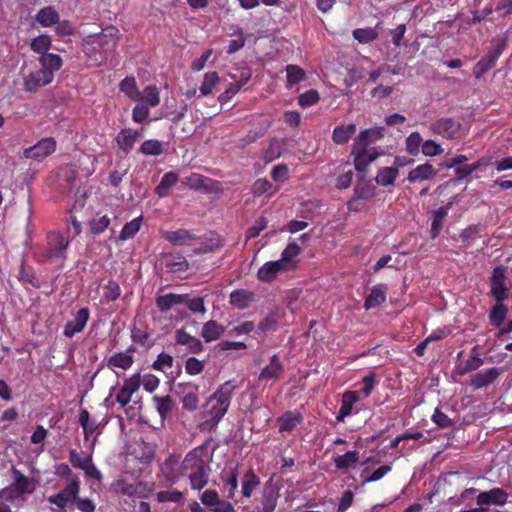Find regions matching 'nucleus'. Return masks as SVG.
I'll return each mask as SVG.
<instances>
[{
    "instance_id": "obj_54",
    "label": "nucleus",
    "mask_w": 512,
    "mask_h": 512,
    "mask_svg": "<svg viewBox=\"0 0 512 512\" xmlns=\"http://www.w3.org/2000/svg\"><path fill=\"white\" fill-rule=\"evenodd\" d=\"M51 47V38L49 35L42 34L35 38H33L30 42V48L35 53L43 55L44 53H48V50Z\"/></svg>"
},
{
    "instance_id": "obj_33",
    "label": "nucleus",
    "mask_w": 512,
    "mask_h": 512,
    "mask_svg": "<svg viewBox=\"0 0 512 512\" xmlns=\"http://www.w3.org/2000/svg\"><path fill=\"white\" fill-rule=\"evenodd\" d=\"M356 125L353 123L336 126L332 133V140L337 145H344L356 133Z\"/></svg>"
},
{
    "instance_id": "obj_62",
    "label": "nucleus",
    "mask_w": 512,
    "mask_h": 512,
    "mask_svg": "<svg viewBox=\"0 0 512 512\" xmlns=\"http://www.w3.org/2000/svg\"><path fill=\"white\" fill-rule=\"evenodd\" d=\"M183 295L185 296L186 299L184 303L192 313H206L207 309L203 297L190 298L188 294Z\"/></svg>"
},
{
    "instance_id": "obj_19",
    "label": "nucleus",
    "mask_w": 512,
    "mask_h": 512,
    "mask_svg": "<svg viewBox=\"0 0 512 512\" xmlns=\"http://www.w3.org/2000/svg\"><path fill=\"white\" fill-rule=\"evenodd\" d=\"M12 473V486L14 490L21 496L23 494H32L36 489V481L33 478L27 477L15 467L11 470Z\"/></svg>"
},
{
    "instance_id": "obj_60",
    "label": "nucleus",
    "mask_w": 512,
    "mask_h": 512,
    "mask_svg": "<svg viewBox=\"0 0 512 512\" xmlns=\"http://www.w3.org/2000/svg\"><path fill=\"white\" fill-rule=\"evenodd\" d=\"M277 493L273 490H264L262 499V512H274L277 506Z\"/></svg>"
},
{
    "instance_id": "obj_5",
    "label": "nucleus",
    "mask_w": 512,
    "mask_h": 512,
    "mask_svg": "<svg viewBox=\"0 0 512 512\" xmlns=\"http://www.w3.org/2000/svg\"><path fill=\"white\" fill-rule=\"evenodd\" d=\"M430 131L448 140H458L463 136L461 123L451 117H441L433 121L429 126Z\"/></svg>"
},
{
    "instance_id": "obj_37",
    "label": "nucleus",
    "mask_w": 512,
    "mask_h": 512,
    "mask_svg": "<svg viewBox=\"0 0 512 512\" xmlns=\"http://www.w3.org/2000/svg\"><path fill=\"white\" fill-rule=\"evenodd\" d=\"M225 332V327L218 324L215 320H209L204 323L201 331V336L205 342L210 343L221 338Z\"/></svg>"
},
{
    "instance_id": "obj_15",
    "label": "nucleus",
    "mask_w": 512,
    "mask_h": 512,
    "mask_svg": "<svg viewBox=\"0 0 512 512\" xmlns=\"http://www.w3.org/2000/svg\"><path fill=\"white\" fill-rule=\"evenodd\" d=\"M162 237L174 246L191 245L198 239L195 233L183 228L174 231H163Z\"/></svg>"
},
{
    "instance_id": "obj_32",
    "label": "nucleus",
    "mask_w": 512,
    "mask_h": 512,
    "mask_svg": "<svg viewBox=\"0 0 512 512\" xmlns=\"http://www.w3.org/2000/svg\"><path fill=\"white\" fill-rule=\"evenodd\" d=\"M119 90L135 102H140L143 99V95L138 89L136 79L133 76L125 77L119 84Z\"/></svg>"
},
{
    "instance_id": "obj_10",
    "label": "nucleus",
    "mask_w": 512,
    "mask_h": 512,
    "mask_svg": "<svg viewBox=\"0 0 512 512\" xmlns=\"http://www.w3.org/2000/svg\"><path fill=\"white\" fill-rule=\"evenodd\" d=\"M351 155L354 156L355 169L359 172H364L380 156V153L374 147H358L353 144Z\"/></svg>"
},
{
    "instance_id": "obj_22",
    "label": "nucleus",
    "mask_w": 512,
    "mask_h": 512,
    "mask_svg": "<svg viewBox=\"0 0 512 512\" xmlns=\"http://www.w3.org/2000/svg\"><path fill=\"white\" fill-rule=\"evenodd\" d=\"M438 171L430 163L420 164L414 169L410 170L407 180L410 183L422 182L430 180L437 175Z\"/></svg>"
},
{
    "instance_id": "obj_31",
    "label": "nucleus",
    "mask_w": 512,
    "mask_h": 512,
    "mask_svg": "<svg viewBox=\"0 0 512 512\" xmlns=\"http://www.w3.org/2000/svg\"><path fill=\"white\" fill-rule=\"evenodd\" d=\"M302 421L303 417L301 413L293 411H287L277 419L280 432H291L301 424Z\"/></svg>"
},
{
    "instance_id": "obj_42",
    "label": "nucleus",
    "mask_w": 512,
    "mask_h": 512,
    "mask_svg": "<svg viewBox=\"0 0 512 512\" xmlns=\"http://www.w3.org/2000/svg\"><path fill=\"white\" fill-rule=\"evenodd\" d=\"M179 180L178 175L175 172H167L165 173L160 183L155 188V193L160 197L164 198L169 195V189L173 187Z\"/></svg>"
},
{
    "instance_id": "obj_40",
    "label": "nucleus",
    "mask_w": 512,
    "mask_h": 512,
    "mask_svg": "<svg viewBox=\"0 0 512 512\" xmlns=\"http://www.w3.org/2000/svg\"><path fill=\"white\" fill-rule=\"evenodd\" d=\"M398 174V167H383L379 169L377 176L375 177V181L378 185L383 187L392 186L394 185Z\"/></svg>"
},
{
    "instance_id": "obj_49",
    "label": "nucleus",
    "mask_w": 512,
    "mask_h": 512,
    "mask_svg": "<svg viewBox=\"0 0 512 512\" xmlns=\"http://www.w3.org/2000/svg\"><path fill=\"white\" fill-rule=\"evenodd\" d=\"M142 220H143L142 216H139V217L134 218L130 222H127L123 226V228L120 232L119 240L126 241L128 239L133 238L139 232V230L141 228Z\"/></svg>"
},
{
    "instance_id": "obj_27",
    "label": "nucleus",
    "mask_w": 512,
    "mask_h": 512,
    "mask_svg": "<svg viewBox=\"0 0 512 512\" xmlns=\"http://www.w3.org/2000/svg\"><path fill=\"white\" fill-rule=\"evenodd\" d=\"M38 60L41 65L40 69L47 74L50 73V78L52 80L54 79V73L63 65L62 58L60 55L55 53H44Z\"/></svg>"
},
{
    "instance_id": "obj_55",
    "label": "nucleus",
    "mask_w": 512,
    "mask_h": 512,
    "mask_svg": "<svg viewBox=\"0 0 512 512\" xmlns=\"http://www.w3.org/2000/svg\"><path fill=\"white\" fill-rule=\"evenodd\" d=\"M352 35L355 40L361 44H368L378 38V33L374 28H357L353 30Z\"/></svg>"
},
{
    "instance_id": "obj_9",
    "label": "nucleus",
    "mask_w": 512,
    "mask_h": 512,
    "mask_svg": "<svg viewBox=\"0 0 512 512\" xmlns=\"http://www.w3.org/2000/svg\"><path fill=\"white\" fill-rule=\"evenodd\" d=\"M56 150V141L52 137L43 138L35 145L24 149L23 157L41 161Z\"/></svg>"
},
{
    "instance_id": "obj_58",
    "label": "nucleus",
    "mask_w": 512,
    "mask_h": 512,
    "mask_svg": "<svg viewBox=\"0 0 512 512\" xmlns=\"http://www.w3.org/2000/svg\"><path fill=\"white\" fill-rule=\"evenodd\" d=\"M79 490L80 481L77 476H74L71 479V482L62 491H60V493L63 494L64 498H66L68 502H75L79 498Z\"/></svg>"
},
{
    "instance_id": "obj_59",
    "label": "nucleus",
    "mask_w": 512,
    "mask_h": 512,
    "mask_svg": "<svg viewBox=\"0 0 512 512\" xmlns=\"http://www.w3.org/2000/svg\"><path fill=\"white\" fill-rule=\"evenodd\" d=\"M142 95V101L151 107H155L160 103V93L155 85H148L145 87Z\"/></svg>"
},
{
    "instance_id": "obj_8",
    "label": "nucleus",
    "mask_w": 512,
    "mask_h": 512,
    "mask_svg": "<svg viewBox=\"0 0 512 512\" xmlns=\"http://www.w3.org/2000/svg\"><path fill=\"white\" fill-rule=\"evenodd\" d=\"M505 272L504 266H496L493 269L490 279V293L495 302H504L509 297V290L505 285Z\"/></svg>"
},
{
    "instance_id": "obj_7",
    "label": "nucleus",
    "mask_w": 512,
    "mask_h": 512,
    "mask_svg": "<svg viewBox=\"0 0 512 512\" xmlns=\"http://www.w3.org/2000/svg\"><path fill=\"white\" fill-rule=\"evenodd\" d=\"M115 490L124 496L144 499L151 495L153 486L143 481L128 483L125 480H118L115 484Z\"/></svg>"
},
{
    "instance_id": "obj_24",
    "label": "nucleus",
    "mask_w": 512,
    "mask_h": 512,
    "mask_svg": "<svg viewBox=\"0 0 512 512\" xmlns=\"http://www.w3.org/2000/svg\"><path fill=\"white\" fill-rule=\"evenodd\" d=\"M388 287L386 284H377L372 287L370 294L364 301V308L370 310L380 306L386 301Z\"/></svg>"
},
{
    "instance_id": "obj_20",
    "label": "nucleus",
    "mask_w": 512,
    "mask_h": 512,
    "mask_svg": "<svg viewBox=\"0 0 512 512\" xmlns=\"http://www.w3.org/2000/svg\"><path fill=\"white\" fill-rule=\"evenodd\" d=\"M284 372V365L275 354L270 358V363L266 365L259 374V380H279Z\"/></svg>"
},
{
    "instance_id": "obj_48",
    "label": "nucleus",
    "mask_w": 512,
    "mask_h": 512,
    "mask_svg": "<svg viewBox=\"0 0 512 512\" xmlns=\"http://www.w3.org/2000/svg\"><path fill=\"white\" fill-rule=\"evenodd\" d=\"M287 81L286 87L291 88L296 84L306 79V72L298 65H287L286 66Z\"/></svg>"
},
{
    "instance_id": "obj_35",
    "label": "nucleus",
    "mask_w": 512,
    "mask_h": 512,
    "mask_svg": "<svg viewBox=\"0 0 512 512\" xmlns=\"http://www.w3.org/2000/svg\"><path fill=\"white\" fill-rule=\"evenodd\" d=\"M138 137V131H134L132 129H122L116 137V142L119 148L125 154H128L133 149Z\"/></svg>"
},
{
    "instance_id": "obj_51",
    "label": "nucleus",
    "mask_w": 512,
    "mask_h": 512,
    "mask_svg": "<svg viewBox=\"0 0 512 512\" xmlns=\"http://www.w3.org/2000/svg\"><path fill=\"white\" fill-rule=\"evenodd\" d=\"M163 151V144L157 139L146 140L141 144L139 148V152L147 156H159L163 153Z\"/></svg>"
},
{
    "instance_id": "obj_13",
    "label": "nucleus",
    "mask_w": 512,
    "mask_h": 512,
    "mask_svg": "<svg viewBox=\"0 0 512 512\" xmlns=\"http://www.w3.org/2000/svg\"><path fill=\"white\" fill-rule=\"evenodd\" d=\"M89 316L90 312L87 307L79 309L74 319L65 324L63 335L66 338H72L75 334L82 332L89 320Z\"/></svg>"
},
{
    "instance_id": "obj_12",
    "label": "nucleus",
    "mask_w": 512,
    "mask_h": 512,
    "mask_svg": "<svg viewBox=\"0 0 512 512\" xmlns=\"http://www.w3.org/2000/svg\"><path fill=\"white\" fill-rule=\"evenodd\" d=\"M53 80L50 78V73L47 74L41 69L30 72L23 79V90L28 93H35L41 87L50 84Z\"/></svg>"
},
{
    "instance_id": "obj_50",
    "label": "nucleus",
    "mask_w": 512,
    "mask_h": 512,
    "mask_svg": "<svg viewBox=\"0 0 512 512\" xmlns=\"http://www.w3.org/2000/svg\"><path fill=\"white\" fill-rule=\"evenodd\" d=\"M19 281H21L23 284H28L32 286L33 288L39 289L41 287L40 281L36 277V274L32 267L25 266L23 263L19 270L18 275Z\"/></svg>"
},
{
    "instance_id": "obj_6",
    "label": "nucleus",
    "mask_w": 512,
    "mask_h": 512,
    "mask_svg": "<svg viewBox=\"0 0 512 512\" xmlns=\"http://www.w3.org/2000/svg\"><path fill=\"white\" fill-rule=\"evenodd\" d=\"M208 444L209 440L188 452L181 464L182 473L209 465Z\"/></svg>"
},
{
    "instance_id": "obj_25",
    "label": "nucleus",
    "mask_w": 512,
    "mask_h": 512,
    "mask_svg": "<svg viewBox=\"0 0 512 512\" xmlns=\"http://www.w3.org/2000/svg\"><path fill=\"white\" fill-rule=\"evenodd\" d=\"M360 459V453L357 450L347 451L343 455L334 458L335 467L342 473L346 474L351 468H354Z\"/></svg>"
},
{
    "instance_id": "obj_36",
    "label": "nucleus",
    "mask_w": 512,
    "mask_h": 512,
    "mask_svg": "<svg viewBox=\"0 0 512 512\" xmlns=\"http://www.w3.org/2000/svg\"><path fill=\"white\" fill-rule=\"evenodd\" d=\"M374 196V188L369 185H357L354 188V195L351 200L348 201L347 207L349 211L357 212L359 208L357 206L358 200H367Z\"/></svg>"
},
{
    "instance_id": "obj_28",
    "label": "nucleus",
    "mask_w": 512,
    "mask_h": 512,
    "mask_svg": "<svg viewBox=\"0 0 512 512\" xmlns=\"http://www.w3.org/2000/svg\"><path fill=\"white\" fill-rule=\"evenodd\" d=\"M185 300V296L182 294L167 293L157 296L155 298V304L158 310L165 314L168 313L173 306L183 304Z\"/></svg>"
},
{
    "instance_id": "obj_30",
    "label": "nucleus",
    "mask_w": 512,
    "mask_h": 512,
    "mask_svg": "<svg viewBox=\"0 0 512 512\" xmlns=\"http://www.w3.org/2000/svg\"><path fill=\"white\" fill-rule=\"evenodd\" d=\"M301 253V248L297 243H289L281 253L278 261L289 271H293L297 267V261L294 260Z\"/></svg>"
},
{
    "instance_id": "obj_38",
    "label": "nucleus",
    "mask_w": 512,
    "mask_h": 512,
    "mask_svg": "<svg viewBox=\"0 0 512 512\" xmlns=\"http://www.w3.org/2000/svg\"><path fill=\"white\" fill-rule=\"evenodd\" d=\"M224 493L227 499H234L238 488V467L235 466L222 476Z\"/></svg>"
},
{
    "instance_id": "obj_1",
    "label": "nucleus",
    "mask_w": 512,
    "mask_h": 512,
    "mask_svg": "<svg viewBox=\"0 0 512 512\" xmlns=\"http://www.w3.org/2000/svg\"><path fill=\"white\" fill-rule=\"evenodd\" d=\"M237 389L231 381L223 383L208 399L206 410L203 412L207 419L202 423L204 429H212L218 425L227 413L234 391Z\"/></svg>"
},
{
    "instance_id": "obj_41",
    "label": "nucleus",
    "mask_w": 512,
    "mask_h": 512,
    "mask_svg": "<svg viewBox=\"0 0 512 512\" xmlns=\"http://www.w3.org/2000/svg\"><path fill=\"white\" fill-rule=\"evenodd\" d=\"M277 190L278 189L274 188L271 182L266 178L257 179L251 187V192L255 197L266 196L270 198L277 192Z\"/></svg>"
},
{
    "instance_id": "obj_46",
    "label": "nucleus",
    "mask_w": 512,
    "mask_h": 512,
    "mask_svg": "<svg viewBox=\"0 0 512 512\" xmlns=\"http://www.w3.org/2000/svg\"><path fill=\"white\" fill-rule=\"evenodd\" d=\"M254 294L242 289H237L230 294V303L238 309H245L253 300Z\"/></svg>"
},
{
    "instance_id": "obj_56",
    "label": "nucleus",
    "mask_w": 512,
    "mask_h": 512,
    "mask_svg": "<svg viewBox=\"0 0 512 512\" xmlns=\"http://www.w3.org/2000/svg\"><path fill=\"white\" fill-rule=\"evenodd\" d=\"M121 294V288L117 281L109 280L106 285L103 286L102 299L106 302L116 301Z\"/></svg>"
},
{
    "instance_id": "obj_64",
    "label": "nucleus",
    "mask_w": 512,
    "mask_h": 512,
    "mask_svg": "<svg viewBox=\"0 0 512 512\" xmlns=\"http://www.w3.org/2000/svg\"><path fill=\"white\" fill-rule=\"evenodd\" d=\"M320 100V95L317 90L311 89L306 91L303 94H300L298 97V104L302 108H307L312 105H315Z\"/></svg>"
},
{
    "instance_id": "obj_11",
    "label": "nucleus",
    "mask_w": 512,
    "mask_h": 512,
    "mask_svg": "<svg viewBox=\"0 0 512 512\" xmlns=\"http://www.w3.org/2000/svg\"><path fill=\"white\" fill-rule=\"evenodd\" d=\"M141 386V376L140 374H134L129 378L124 380L122 387L119 389L116 394V402L120 404L121 407H125L132 400V396L138 392Z\"/></svg>"
},
{
    "instance_id": "obj_14",
    "label": "nucleus",
    "mask_w": 512,
    "mask_h": 512,
    "mask_svg": "<svg viewBox=\"0 0 512 512\" xmlns=\"http://www.w3.org/2000/svg\"><path fill=\"white\" fill-rule=\"evenodd\" d=\"M160 265L168 273L184 272L188 269L187 259L180 253H165L160 258Z\"/></svg>"
},
{
    "instance_id": "obj_16",
    "label": "nucleus",
    "mask_w": 512,
    "mask_h": 512,
    "mask_svg": "<svg viewBox=\"0 0 512 512\" xmlns=\"http://www.w3.org/2000/svg\"><path fill=\"white\" fill-rule=\"evenodd\" d=\"M136 348L130 345L125 351L118 352L110 356L107 360L109 368H120L123 370L129 369L134 363V353Z\"/></svg>"
},
{
    "instance_id": "obj_45",
    "label": "nucleus",
    "mask_w": 512,
    "mask_h": 512,
    "mask_svg": "<svg viewBox=\"0 0 512 512\" xmlns=\"http://www.w3.org/2000/svg\"><path fill=\"white\" fill-rule=\"evenodd\" d=\"M451 207V204L449 203L446 207H440L433 213V220L431 224V238L435 239L439 236L440 231L443 227L444 220L448 214V209Z\"/></svg>"
},
{
    "instance_id": "obj_47",
    "label": "nucleus",
    "mask_w": 512,
    "mask_h": 512,
    "mask_svg": "<svg viewBox=\"0 0 512 512\" xmlns=\"http://www.w3.org/2000/svg\"><path fill=\"white\" fill-rule=\"evenodd\" d=\"M508 308L504 302H496L489 312L490 323L495 327H500L507 316Z\"/></svg>"
},
{
    "instance_id": "obj_43",
    "label": "nucleus",
    "mask_w": 512,
    "mask_h": 512,
    "mask_svg": "<svg viewBox=\"0 0 512 512\" xmlns=\"http://www.w3.org/2000/svg\"><path fill=\"white\" fill-rule=\"evenodd\" d=\"M35 19L43 27H50L59 22V14L53 7L48 6L40 9Z\"/></svg>"
},
{
    "instance_id": "obj_3",
    "label": "nucleus",
    "mask_w": 512,
    "mask_h": 512,
    "mask_svg": "<svg viewBox=\"0 0 512 512\" xmlns=\"http://www.w3.org/2000/svg\"><path fill=\"white\" fill-rule=\"evenodd\" d=\"M120 31L115 26H108L97 34H91L84 38V47L88 51L97 44L99 46V57H95V64L104 62L118 45Z\"/></svg>"
},
{
    "instance_id": "obj_61",
    "label": "nucleus",
    "mask_w": 512,
    "mask_h": 512,
    "mask_svg": "<svg viewBox=\"0 0 512 512\" xmlns=\"http://www.w3.org/2000/svg\"><path fill=\"white\" fill-rule=\"evenodd\" d=\"M422 144L423 139L419 132H412L406 138V150L410 155H417Z\"/></svg>"
},
{
    "instance_id": "obj_17",
    "label": "nucleus",
    "mask_w": 512,
    "mask_h": 512,
    "mask_svg": "<svg viewBox=\"0 0 512 512\" xmlns=\"http://www.w3.org/2000/svg\"><path fill=\"white\" fill-rule=\"evenodd\" d=\"M284 272H289L278 260L264 263L257 271L256 277L261 282L270 283Z\"/></svg>"
},
{
    "instance_id": "obj_57",
    "label": "nucleus",
    "mask_w": 512,
    "mask_h": 512,
    "mask_svg": "<svg viewBox=\"0 0 512 512\" xmlns=\"http://www.w3.org/2000/svg\"><path fill=\"white\" fill-rule=\"evenodd\" d=\"M219 82V75L215 71L207 72L204 75L203 82L199 88L201 95L207 96L212 93L214 87Z\"/></svg>"
},
{
    "instance_id": "obj_63",
    "label": "nucleus",
    "mask_w": 512,
    "mask_h": 512,
    "mask_svg": "<svg viewBox=\"0 0 512 512\" xmlns=\"http://www.w3.org/2000/svg\"><path fill=\"white\" fill-rule=\"evenodd\" d=\"M173 362L174 358L170 354L162 352L153 362L152 368L157 371L165 372V370L172 368Z\"/></svg>"
},
{
    "instance_id": "obj_53",
    "label": "nucleus",
    "mask_w": 512,
    "mask_h": 512,
    "mask_svg": "<svg viewBox=\"0 0 512 512\" xmlns=\"http://www.w3.org/2000/svg\"><path fill=\"white\" fill-rule=\"evenodd\" d=\"M153 401L156 404L157 412L162 419H165L172 411L173 402L169 395L153 397Z\"/></svg>"
},
{
    "instance_id": "obj_4",
    "label": "nucleus",
    "mask_w": 512,
    "mask_h": 512,
    "mask_svg": "<svg viewBox=\"0 0 512 512\" xmlns=\"http://www.w3.org/2000/svg\"><path fill=\"white\" fill-rule=\"evenodd\" d=\"M507 36L500 35L492 39V48L475 64L473 75L476 79L482 78L488 71L496 66L497 60L507 48Z\"/></svg>"
},
{
    "instance_id": "obj_39",
    "label": "nucleus",
    "mask_w": 512,
    "mask_h": 512,
    "mask_svg": "<svg viewBox=\"0 0 512 512\" xmlns=\"http://www.w3.org/2000/svg\"><path fill=\"white\" fill-rule=\"evenodd\" d=\"M179 387H184V389H187L188 391L185 393V395L182 398V406L184 409L189 411H194L198 407L199 398H198V386L193 385L191 383L187 384H179Z\"/></svg>"
},
{
    "instance_id": "obj_18",
    "label": "nucleus",
    "mask_w": 512,
    "mask_h": 512,
    "mask_svg": "<svg viewBox=\"0 0 512 512\" xmlns=\"http://www.w3.org/2000/svg\"><path fill=\"white\" fill-rule=\"evenodd\" d=\"M508 494L502 488H493L489 491L480 492L476 497L478 505H499L507 503Z\"/></svg>"
},
{
    "instance_id": "obj_26",
    "label": "nucleus",
    "mask_w": 512,
    "mask_h": 512,
    "mask_svg": "<svg viewBox=\"0 0 512 512\" xmlns=\"http://www.w3.org/2000/svg\"><path fill=\"white\" fill-rule=\"evenodd\" d=\"M359 396L355 391H346L342 395L341 407L336 415L337 423L344 422L345 418L351 415L353 406L359 401Z\"/></svg>"
},
{
    "instance_id": "obj_23",
    "label": "nucleus",
    "mask_w": 512,
    "mask_h": 512,
    "mask_svg": "<svg viewBox=\"0 0 512 512\" xmlns=\"http://www.w3.org/2000/svg\"><path fill=\"white\" fill-rule=\"evenodd\" d=\"M500 375V371L496 367L489 368L476 373L471 379V386L478 390L492 384Z\"/></svg>"
},
{
    "instance_id": "obj_34",
    "label": "nucleus",
    "mask_w": 512,
    "mask_h": 512,
    "mask_svg": "<svg viewBox=\"0 0 512 512\" xmlns=\"http://www.w3.org/2000/svg\"><path fill=\"white\" fill-rule=\"evenodd\" d=\"M183 185L190 189L198 190L204 189L206 191L211 190L214 181L199 173H192L185 177L182 181Z\"/></svg>"
},
{
    "instance_id": "obj_29",
    "label": "nucleus",
    "mask_w": 512,
    "mask_h": 512,
    "mask_svg": "<svg viewBox=\"0 0 512 512\" xmlns=\"http://www.w3.org/2000/svg\"><path fill=\"white\" fill-rule=\"evenodd\" d=\"M383 128H369L363 130L359 133V135L354 139L353 144L358 147H367L371 144L376 143L383 137Z\"/></svg>"
},
{
    "instance_id": "obj_52",
    "label": "nucleus",
    "mask_w": 512,
    "mask_h": 512,
    "mask_svg": "<svg viewBox=\"0 0 512 512\" xmlns=\"http://www.w3.org/2000/svg\"><path fill=\"white\" fill-rule=\"evenodd\" d=\"M392 470L391 465H382L374 470L370 475H367L368 468L362 470L360 477L362 478L363 484L376 482L381 480L387 473Z\"/></svg>"
},
{
    "instance_id": "obj_21",
    "label": "nucleus",
    "mask_w": 512,
    "mask_h": 512,
    "mask_svg": "<svg viewBox=\"0 0 512 512\" xmlns=\"http://www.w3.org/2000/svg\"><path fill=\"white\" fill-rule=\"evenodd\" d=\"M210 473L211 467L208 465L183 474L188 477L193 490H201L208 484Z\"/></svg>"
},
{
    "instance_id": "obj_2",
    "label": "nucleus",
    "mask_w": 512,
    "mask_h": 512,
    "mask_svg": "<svg viewBox=\"0 0 512 512\" xmlns=\"http://www.w3.org/2000/svg\"><path fill=\"white\" fill-rule=\"evenodd\" d=\"M69 229L50 231L46 235V245L38 256V262L56 263L64 266L67 259V249L72 240Z\"/></svg>"
},
{
    "instance_id": "obj_44",
    "label": "nucleus",
    "mask_w": 512,
    "mask_h": 512,
    "mask_svg": "<svg viewBox=\"0 0 512 512\" xmlns=\"http://www.w3.org/2000/svg\"><path fill=\"white\" fill-rule=\"evenodd\" d=\"M260 485V479L255 474L253 469H249L242 479V495L245 498H250L254 489H256Z\"/></svg>"
}]
</instances>
